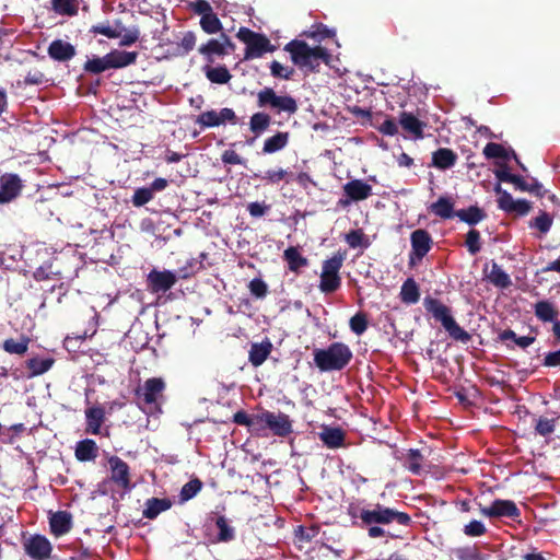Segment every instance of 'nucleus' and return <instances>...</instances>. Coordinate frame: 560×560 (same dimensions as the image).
Segmentation results:
<instances>
[{"instance_id": "nucleus-37", "label": "nucleus", "mask_w": 560, "mask_h": 560, "mask_svg": "<svg viewBox=\"0 0 560 560\" xmlns=\"http://www.w3.org/2000/svg\"><path fill=\"white\" fill-rule=\"evenodd\" d=\"M400 299L404 303L415 304L420 299L419 287L412 278H408L401 285Z\"/></svg>"}, {"instance_id": "nucleus-2", "label": "nucleus", "mask_w": 560, "mask_h": 560, "mask_svg": "<svg viewBox=\"0 0 560 560\" xmlns=\"http://www.w3.org/2000/svg\"><path fill=\"white\" fill-rule=\"evenodd\" d=\"M284 50L291 55L292 62L301 69L311 72L318 71L322 62L328 63L330 54L322 46L311 47L306 42L292 39L284 46Z\"/></svg>"}, {"instance_id": "nucleus-8", "label": "nucleus", "mask_w": 560, "mask_h": 560, "mask_svg": "<svg viewBox=\"0 0 560 560\" xmlns=\"http://www.w3.org/2000/svg\"><path fill=\"white\" fill-rule=\"evenodd\" d=\"M237 38L246 45L244 59H255L262 57L266 52L276 50L269 38L261 33L254 32L247 27H241L237 32Z\"/></svg>"}, {"instance_id": "nucleus-7", "label": "nucleus", "mask_w": 560, "mask_h": 560, "mask_svg": "<svg viewBox=\"0 0 560 560\" xmlns=\"http://www.w3.org/2000/svg\"><path fill=\"white\" fill-rule=\"evenodd\" d=\"M346 259V252H337L332 257L323 261L319 289L323 293H332L341 285L339 275Z\"/></svg>"}, {"instance_id": "nucleus-9", "label": "nucleus", "mask_w": 560, "mask_h": 560, "mask_svg": "<svg viewBox=\"0 0 560 560\" xmlns=\"http://www.w3.org/2000/svg\"><path fill=\"white\" fill-rule=\"evenodd\" d=\"M257 106L259 108H270L275 113L282 112L293 115L298 112L296 100L291 95H278L272 88H264L257 93Z\"/></svg>"}, {"instance_id": "nucleus-32", "label": "nucleus", "mask_w": 560, "mask_h": 560, "mask_svg": "<svg viewBox=\"0 0 560 560\" xmlns=\"http://www.w3.org/2000/svg\"><path fill=\"white\" fill-rule=\"evenodd\" d=\"M535 316L542 323H551L557 319L558 310L550 301H538L534 305Z\"/></svg>"}, {"instance_id": "nucleus-41", "label": "nucleus", "mask_w": 560, "mask_h": 560, "mask_svg": "<svg viewBox=\"0 0 560 560\" xmlns=\"http://www.w3.org/2000/svg\"><path fill=\"white\" fill-rule=\"evenodd\" d=\"M54 359L31 358L26 361V368L30 370V377L38 376L46 373L54 364Z\"/></svg>"}, {"instance_id": "nucleus-47", "label": "nucleus", "mask_w": 560, "mask_h": 560, "mask_svg": "<svg viewBox=\"0 0 560 560\" xmlns=\"http://www.w3.org/2000/svg\"><path fill=\"white\" fill-rule=\"evenodd\" d=\"M349 326L352 332L361 336L369 327L368 315L363 312H358L350 318Z\"/></svg>"}, {"instance_id": "nucleus-61", "label": "nucleus", "mask_w": 560, "mask_h": 560, "mask_svg": "<svg viewBox=\"0 0 560 560\" xmlns=\"http://www.w3.org/2000/svg\"><path fill=\"white\" fill-rule=\"evenodd\" d=\"M287 171L283 168L268 170L261 177L268 184H278L285 178Z\"/></svg>"}, {"instance_id": "nucleus-20", "label": "nucleus", "mask_w": 560, "mask_h": 560, "mask_svg": "<svg viewBox=\"0 0 560 560\" xmlns=\"http://www.w3.org/2000/svg\"><path fill=\"white\" fill-rule=\"evenodd\" d=\"M272 118L268 113L265 112H256L249 118V130L254 135L253 138L246 140L248 145H252L254 141L260 137L264 132H266L271 126Z\"/></svg>"}, {"instance_id": "nucleus-16", "label": "nucleus", "mask_w": 560, "mask_h": 560, "mask_svg": "<svg viewBox=\"0 0 560 560\" xmlns=\"http://www.w3.org/2000/svg\"><path fill=\"white\" fill-rule=\"evenodd\" d=\"M24 185L18 174L4 173L0 176V203H9L16 199Z\"/></svg>"}, {"instance_id": "nucleus-14", "label": "nucleus", "mask_w": 560, "mask_h": 560, "mask_svg": "<svg viewBox=\"0 0 560 560\" xmlns=\"http://www.w3.org/2000/svg\"><path fill=\"white\" fill-rule=\"evenodd\" d=\"M110 469V481L125 491L132 488L131 474L129 465L120 457L113 455L108 458Z\"/></svg>"}, {"instance_id": "nucleus-12", "label": "nucleus", "mask_w": 560, "mask_h": 560, "mask_svg": "<svg viewBox=\"0 0 560 560\" xmlns=\"http://www.w3.org/2000/svg\"><path fill=\"white\" fill-rule=\"evenodd\" d=\"M25 553L34 560H46L52 552V545L44 535H31L23 541Z\"/></svg>"}, {"instance_id": "nucleus-28", "label": "nucleus", "mask_w": 560, "mask_h": 560, "mask_svg": "<svg viewBox=\"0 0 560 560\" xmlns=\"http://www.w3.org/2000/svg\"><path fill=\"white\" fill-rule=\"evenodd\" d=\"M86 431L92 434H98L101 427L105 421V409L102 406H93L85 410Z\"/></svg>"}, {"instance_id": "nucleus-52", "label": "nucleus", "mask_w": 560, "mask_h": 560, "mask_svg": "<svg viewBox=\"0 0 560 560\" xmlns=\"http://www.w3.org/2000/svg\"><path fill=\"white\" fill-rule=\"evenodd\" d=\"M465 245L470 255H476L481 249L480 233L476 229H471L466 234Z\"/></svg>"}, {"instance_id": "nucleus-3", "label": "nucleus", "mask_w": 560, "mask_h": 560, "mask_svg": "<svg viewBox=\"0 0 560 560\" xmlns=\"http://www.w3.org/2000/svg\"><path fill=\"white\" fill-rule=\"evenodd\" d=\"M314 363L322 372L341 371L352 360V351L343 342H332L325 349H315Z\"/></svg>"}, {"instance_id": "nucleus-30", "label": "nucleus", "mask_w": 560, "mask_h": 560, "mask_svg": "<svg viewBox=\"0 0 560 560\" xmlns=\"http://www.w3.org/2000/svg\"><path fill=\"white\" fill-rule=\"evenodd\" d=\"M74 455L79 462L95 460L98 455L96 442L91 439L79 441L75 446Z\"/></svg>"}, {"instance_id": "nucleus-31", "label": "nucleus", "mask_w": 560, "mask_h": 560, "mask_svg": "<svg viewBox=\"0 0 560 560\" xmlns=\"http://www.w3.org/2000/svg\"><path fill=\"white\" fill-rule=\"evenodd\" d=\"M215 526L219 532L215 538L212 539V542H230L235 539V528L229 524L224 515H220L215 518Z\"/></svg>"}, {"instance_id": "nucleus-4", "label": "nucleus", "mask_w": 560, "mask_h": 560, "mask_svg": "<svg viewBox=\"0 0 560 560\" xmlns=\"http://www.w3.org/2000/svg\"><path fill=\"white\" fill-rule=\"evenodd\" d=\"M423 306L436 322L441 323L451 338L462 342L470 340V335L462 328L452 316L451 308L444 305L440 300L432 296H425L423 300Z\"/></svg>"}, {"instance_id": "nucleus-21", "label": "nucleus", "mask_w": 560, "mask_h": 560, "mask_svg": "<svg viewBox=\"0 0 560 560\" xmlns=\"http://www.w3.org/2000/svg\"><path fill=\"white\" fill-rule=\"evenodd\" d=\"M318 438L325 446L335 450L345 446L346 433L339 427L324 425Z\"/></svg>"}, {"instance_id": "nucleus-49", "label": "nucleus", "mask_w": 560, "mask_h": 560, "mask_svg": "<svg viewBox=\"0 0 560 560\" xmlns=\"http://www.w3.org/2000/svg\"><path fill=\"white\" fill-rule=\"evenodd\" d=\"M269 417V410H264L259 413L252 415V424L249 432L256 435H261L264 431L268 429L267 418Z\"/></svg>"}, {"instance_id": "nucleus-51", "label": "nucleus", "mask_w": 560, "mask_h": 560, "mask_svg": "<svg viewBox=\"0 0 560 560\" xmlns=\"http://www.w3.org/2000/svg\"><path fill=\"white\" fill-rule=\"evenodd\" d=\"M483 155L487 159H503L508 160L510 158V153L499 143L489 142L483 148Z\"/></svg>"}, {"instance_id": "nucleus-45", "label": "nucleus", "mask_w": 560, "mask_h": 560, "mask_svg": "<svg viewBox=\"0 0 560 560\" xmlns=\"http://www.w3.org/2000/svg\"><path fill=\"white\" fill-rule=\"evenodd\" d=\"M553 218L546 211H540L539 215L529 221L528 226L546 234L552 226Z\"/></svg>"}, {"instance_id": "nucleus-48", "label": "nucleus", "mask_w": 560, "mask_h": 560, "mask_svg": "<svg viewBox=\"0 0 560 560\" xmlns=\"http://www.w3.org/2000/svg\"><path fill=\"white\" fill-rule=\"evenodd\" d=\"M201 28L208 34H214L221 31L222 23L213 11L209 14H205L200 19Z\"/></svg>"}, {"instance_id": "nucleus-62", "label": "nucleus", "mask_w": 560, "mask_h": 560, "mask_svg": "<svg viewBox=\"0 0 560 560\" xmlns=\"http://www.w3.org/2000/svg\"><path fill=\"white\" fill-rule=\"evenodd\" d=\"M532 209V203L525 199L514 200L512 208L508 213H516L518 215H526Z\"/></svg>"}, {"instance_id": "nucleus-46", "label": "nucleus", "mask_w": 560, "mask_h": 560, "mask_svg": "<svg viewBox=\"0 0 560 560\" xmlns=\"http://www.w3.org/2000/svg\"><path fill=\"white\" fill-rule=\"evenodd\" d=\"M201 488H202V482L198 478H194V479L189 480L188 482H186L183 486L180 493H179L180 502H186V501L192 499L194 497H196L197 493L201 490Z\"/></svg>"}, {"instance_id": "nucleus-10", "label": "nucleus", "mask_w": 560, "mask_h": 560, "mask_svg": "<svg viewBox=\"0 0 560 560\" xmlns=\"http://www.w3.org/2000/svg\"><path fill=\"white\" fill-rule=\"evenodd\" d=\"M93 34H101L107 38H120V46H131L139 40L140 30L137 26L126 30L120 20H116L114 25L96 24L90 30Z\"/></svg>"}, {"instance_id": "nucleus-11", "label": "nucleus", "mask_w": 560, "mask_h": 560, "mask_svg": "<svg viewBox=\"0 0 560 560\" xmlns=\"http://www.w3.org/2000/svg\"><path fill=\"white\" fill-rule=\"evenodd\" d=\"M477 505L480 514L490 520L510 518L520 522L522 515L521 510L512 500L495 499L489 505H483L480 502Z\"/></svg>"}, {"instance_id": "nucleus-58", "label": "nucleus", "mask_w": 560, "mask_h": 560, "mask_svg": "<svg viewBox=\"0 0 560 560\" xmlns=\"http://www.w3.org/2000/svg\"><path fill=\"white\" fill-rule=\"evenodd\" d=\"M495 192L499 195V198H498V207L505 211V212H509L510 209L512 208V205L514 202V199L512 197V195L510 192H508L506 190L502 189L500 184H498L494 188Z\"/></svg>"}, {"instance_id": "nucleus-53", "label": "nucleus", "mask_w": 560, "mask_h": 560, "mask_svg": "<svg viewBox=\"0 0 560 560\" xmlns=\"http://www.w3.org/2000/svg\"><path fill=\"white\" fill-rule=\"evenodd\" d=\"M201 268V262H199L196 258L188 259L184 266L179 267L176 276L177 279H188L194 276Z\"/></svg>"}, {"instance_id": "nucleus-55", "label": "nucleus", "mask_w": 560, "mask_h": 560, "mask_svg": "<svg viewBox=\"0 0 560 560\" xmlns=\"http://www.w3.org/2000/svg\"><path fill=\"white\" fill-rule=\"evenodd\" d=\"M153 191L150 187H140L135 190L132 196V205L135 207H142L153 199Z\"/></svg>"}, {"instance_id": "nucleus-50", "label": "nucleus", "mask_w": 560, "mask_h": 560, "mask_svg": "<svg viewBox=\"0 0 560 560\" xmlns=\"http://www.w3.org/2000/svg\"><path fill=\"white\" fill-rule=\"evenodd\" d=\"M196 124L201 128L218 127L220 126L219 114L213 109L203 112L197 117Z\"/></svg>"}, {"instance_id": "nucleus-54", "label": "nucleus", "mask_w": 560, "mask_h": 560, "mask_svg": "<svg viewBox=\"0 0 560 560\" xmlns=\"http://www.w3.org/2000/svg\"><path fill=\"white\" fill-rule=\"evenodd\" d=\"M269 68H270V73L273 78L283 79V80H290L295 72L294 68L284 67L277 60H273L270 63Z\"/></svg>"}, {"instance_id": "nucleus-63", "label": "nucleus", "mask_w": 560, "mask_h": 560, "mask_svg": "<svg viewBox=\"0 0 560 560\" xmlns=\"http://www.w3.org/2000/svg\"><path fill=\"white\" fill-rule=\"evenodd\" d=\"M269 208H270L269 205H266L265 202H258V201L250 202L247 206V210H248L249 214L254 218H260V217L265 215L267 213V211L269 210Z\"/></svg>"}, {"instance_id": "nucleus-29", "label": "nucleus", "mask_w": 560, "mask_h": 560, "mask_svg": "<svg viewBox=\"0 0 560 560\" xmlns=\"http://www.w3.org/2000/svg\"><path fill=\"white\" fill-rule=\"evenodd\" d=\"M172 501L168 498H150L145 501V508L142 512L143 517L154 520L161 514L172 508Z\"/></svg>"}, {"instance_id": "nucleus-40", "label": "nucleus", "mask_w": 560, "mask_h": 560, "mask_svg": "<svg viewBox=\"0 0 560 560\" xmlns=\"http://www.w3.org/2000/svg\"><path fill=\"white\" fill-rule=\"evenodd\" d=\"M534 430L537 435L540 436H548L552 434L556 430L558 418H548L540 416L538 418L534 419Z\"/></svg>"}, {"instance_id": "nucleus-26", "label": "nucleus", "mask_w": 560, "mask_h": 560, "mask_svg": "<svg viewBox=\"0 0 560 560\" xmlns=\"http://www.w3.org/2000/svg\"><path fill=\"white\" fill-rule=\"evenodd\" d=\"M283 259L289 270L295 273H299L302 268L308 266V259L301 254L300 248L296 246H289L284 249Z\"/></svg>"}, {"instance_id": "nucleus-43", "label": "nucleus", "mask_w": 560, "mask_h": 560, "mask_svg": "<svg viewBox=\"0 0 560 560\" xmlns=\"http://www.w3.org/2000/svg\"><path fill=\"white\" fill-rule=\"evenodd\" d=\"M52 10L60 15L74 16L78 14L77 0H51Z\"/></svg>"}, {"instance_id": "nucleus-34", "label": "nucleus", "mask_w": 560, "mask_h": 560, "mask_svg": "<svg viewBox=\"0 0 560 560\" xmlns=\"http://www.w3.org/2000/svg\"><path fill=\"white\" fill-rule=\"evenodd\" d=\"M430 212L442 219H452L455 215L454 203L448 197H440L429 207Z\"/></svg>"}, {"instance_id": "nucleus-23", "label": "nucleus", "mask_w": 560, "mask_h": 560, "mask_svg": "<svg viewBox=\"0 0 560 560\" xmlns=\"http://www.w3.org/2000/svg\"><path fill=\"white\" fill-rule=\"evenodd\" d=\"M272 349V342L268 338L261 342H254L250 345L248 361L253 366L258 368L268 359Z\"/></svg>"}, {"instance_id": "nucleus-1", "label": "nucleus", "mask_w": 560, "mask_h": 560, "mask_svg": "<svg viewBox=\"0 0 560 560\" xmlns=\"http://www.w3.org/2000/svg\"><path fill=\"white\" fill-rule=\"evenodd\" d=\"M348 515L352 520H359V527L366 529L368 536L372 539L383 537L400 538L399 534L385 529V526L396 523L400 526L409 527L412 524L411 516L408 513L381 503L366 506L350 505L348 508Z\"/></svg>"}, {"instance_id": "nucleus-15", "label": "nucleus", "mask_w": 560, "mask_h": 560, "mask_svg": "<svg viewBox=\"0 0 560 560\" xmlns=\"http://www.w3.org/2000/svg\"><path fill=\"white\" fill-rule=\"evenodd\" d=\"M411 252L409 262L412 265L416 260L420 261L430 252L433 241L427 230H415L410 235Z\"/></svg>"}, {"instance_id": "nucleus-38", "label": "nucleus", "mask_w": 560, "mask_h": 560, "mask_svg": "<svg viewBox=\"0 0 560 560\" xmlns=\"http://www.w3.org/2000/svg\"><path fill=\"white\" fill-rule=\"evenodd\" d=\"M205 74H206V78L211 83H215V84H225L232 78L229 69L225 66L205 67Z\"/></svg>"}, {"instance_id": "nucleus-19", "label": "nucleus", "mask_w": 560, "mask_h": 560, "mask_svg": "<svg viewBox=\"0 0 560 560\" xmlns=\"http://www.w3.org/2000/svg\"><path fill=\"white\" fill-rule=\"evenodd\" d=\"M345 196L354 202L363 201L372 196V186L362 179H351L342 187Z\"/></svg>"}, {"instance_id": "nucleus-64", "label": "nucleus", "mask_w": 560, "mask_h": 560, "mask_svg": "<svg viewBox=\"0 0 560 560\" xmlns=\"http://www.w3.org/2000/svg\"><path fill=\"white\" fill-rule=\"evenodd\" d=\"M542 365L546 368H560V349L548 352L544 358Z\"/></svg>"}, {"instance_id": "nucleus-56", "label": "nucleus", "mask_w": 560, "mask_h": 560, "mask_svg": "<svg viewBox=\"0 0 560 560\" xmlns=\"http://www.w3.org/2000/svg\"><path fill=\"white\" fill-rule=\"evenodd\" d=\"M252 295L257 299H264L268 294V285L261 278H254L248 283Z\"/></svg>"}, {"instance_id": "nucleus-35", "label": "nucleus", "mask_w": 560, "mask_h": 560, "mask_svg": "<svg viewBox=\"0 0 560 560\" xmlns=\"http://www.w3.org/2000/svg\"><path fill=\"white\" fill-rule=\"evenodd\" d=\"M455 215L469 225H476L487 217L486 212L478 206H470L467 209L457 210L455 211Z\"/></svg>"}, {"instance_id": "nucleus-6", "label": "nucleus", "mask_w": 560, "mask_h": 560, "mask_svg": "<svg viewBox=\"0 0 560 560\" xmlns=\"http://www.w3.org/2000/svg\"><path fill=\"white\" fill-rule=\"evenodd\" d=\"M165 387V382L161 377L148 378L143 385L138 386L135 390L139 406L149 408L151 412L161 411L160 405Z\"/></svg>"}, {"instance_id": "nucleus-36", "label": "nucleus", "mask_w": 560, "mask_h": 560, "mask_svg": "<svg viewBox=\"0 0 560 560\" xmlns=\"http://www.w3.org/2000/svg\"><path fill=\"white\" fill-rule=\"evenodd\" d=\"M424 456L419 450L411 448L406 454L404 466L413 475L419 476L423 470Z\"/></svg>"}, {"instance_id": "nucleus-13", "label": "nucleus", "mask_w": 560, "mask_h": 560, "mask_svg": "<svg viewBox=\"0 0 560 560\" xmlns=\"http://www.w3.org/2000/svg\"><path fill=\"white\" fill-rule=\"evenodd\" d=\"M177 282V276L171 270L152 269L147 276V288L151 293H165Z\"/></svg>"}, {"instance_id": "nucleus-5", "label": "nucleus", "mask_w": 560, "mask_h": 560, "mask_svg": "<svg viewBox=\"0 0 560 560\" xmlns=\"http://www.w3.org/2000/svg\"><path fill=\"white\" fill-rule=\"evenodd\" d=\"M137 51L113 49L103 57L94 56L83 65V70L90 74H100L109 69H121L136 63Z\"/></svg>"}, {"instance_id": "nucleus-25", "label": "nucleus", "mask_w": 560, "mask_h": 560, "mask_svg": "<svg viewBox=\"0 0 560 560\" xmlns=\"http://www.w3.org/2000/svg\"><path fill=\"white\" fill-rule=\"evenodd\" d=\"M290 141V133L288 131H277L275 135L268 137L264 141L261 149L262 154H273L283 150Z\"/></svg>"}, {"instance_id": "nucleus-44", "label": "nucleus", "mask_w": 560, "mask_h": 560, "mask_svg": "<svg viewBox=\"0 0 560 560\" xmlns=\"http://www.w3.org/2000/svg\"><path fill=\"white\" fill-rule=\"evenodd\" d=\"M345 240L351 248H368L371 244L369 237L364 234V232L361 229L351 230L349 233L346 234Z\"/></svg>"}, {"instance_id": "nucleus-24", "label": "nucleus", "mask_w": 560, "mask_h": 560, "mask_svg": "<svg viewBox=\"0 0 560 560\" xmlns=\"http://www.w3.org/2000/svg\"><path fill=\"white\" fill-rule=\"evenodd\" d=\"M221 40L211 38L207 44L199 47V52L203 56H207L210 61L212 55L224 56L228 54L225 46L234 47V44L231 42L230 37L225 34L221 35Z\"/></svg>"}, {"instance_id": "nucleus-39", "label": "nucleus", "mask_w": 560, "mask_h": 560, "mask_svg": "<svg viewBox=\"0 0 560 560\" xmlns=\"http://www.w3.org/2000/svg\"><path fill=\"white\" fill-rule=\"evenodd\" d=\"M487 277L493 285L501 289H505L512 283L510 276L494 261L492 262L491 270Z\"/></svg>"}, {"instance_id": "nucleus-57", "label": "nucleus", "mask_w": 560, "mask_h": 560, "mask_svg": "<svg viewBox=\"0 0 560 560\" xmlns=\"http://www.w3.org/2000/svg\"><path fill=\"white\" fill-rule=\"evenodd\" d=\"M463 533L468 537H480L487 533V528L481 521L472 520L464 526Z\"/></svg>"}, {"instance_id": "nucleus-33", "label": "nucleus", "mask_w": 560, "mask_h": 560, "mask_svg": "<svg viewBox=\"0 0 560 560\" xmlns=\"http://www.w3.org/2000/svg\"><path fill=\"white\" fill-rule=\"evenodd\" d=\"M399 124L407 132L413 135L417 138L423 136L424 124L420 121L413 114L402 112L400 114Z\"/></svg>"}, {"instance_id": "nucleus-42", "label": "nucleus", "mask_w": 560, "mask_h": 560, "mask_svg": "<svg viewBox=\"0 0 560 560\" xmlns=\"http://www.w3.org/2000/svg\"><path fill=\"white\" fill-rule=\"evenodd\" d=\"M30 345V338L22 336L20 340L13 338L5 339L2 343V349L10 354L23 355L26 353Z\"/></svg>"}, {"instance_id": "nucleus-27", "label": "nucleus", "mask_w": 560, "mask_h": 560, "mask_svg": "<svg viewBox=\"0 0 560 560\" xmlns=\"http://www.w3.org/2000/svg\"><path fill=\"white\" fill-rule=\"evenodd\" d=\"M458 156L448 148H440L432 153L431 165L440 170H448L456 164Z\"/></svg>"}, {"instance_id": "nucleus-18", "label": "nucleus", "mask_w": 560, "mask_h": 560, "mask_svg": "<svg viewBox=\"0 0 560 560\" xmlns=\"http://www.w3.org/2000/svg\"><path fill=\"white\" fill-rule=\"evenodd\" d=\"M267 427L268 429L277 436L285 438L290 435L293 431L292 421L290 417L283 412H271L269 411V417L267 418Z\"/></svg>"}, {"instance_id": "nucleus-59", "label": "nucleus", "mask_w": 560, "mask_h": 560, "mask_svg": "<svg viewBox=\"0 0 560 560\" xmlns=\"http://www.w3.org/2000/svg\"><path fill=\"white\" fill-rule=\"evenodd\" d=\"M458 560H483L482 555L476 547H464L456 550Z\"/></svg>"}, {"instance_id": "nucleus-60", "label": "nucleus", "mask_w": 560, "mask_h": 560, "mask_svg": "<svg viewBox=\"0 0 560 560\" xmlns=\"http://www.w3.org/2000/svg\"><path fill=\"white\" fill-rule=\"evenodd\" d=\"M196 45V35L192 32H186L178 44L179 52L186 55L194 49Z\"/></svg>"}, {"instance_id": "nucleus-17", "label": "nucleus", "mask_w": 560, "mask_h": 560, "mask_svg": "<svg viewBox=\"0 0 560 560\" xmlns=\"http://www.w3.org/2000/svg\"><path fill=\"white\" fill-rule=\"evenodd\" d=\"M50 533L55 537H61L68 534L72 528V515L68 511H57L49 513Z\"/></svg>"}, {"instance_id": "nucleus-22", "label": "nucleus", "mask_w": 560, "mask_h": 560, "mask_svg": "<svg viewBox=\"0 0 560 560\" xmlns=\"http://www.w3.org/2000/svg\"><path fill=\"white\" fill-rule=\"evenodd\" d=\"M47 52L51 59L66 62L75 56V47L62 39H55L49 44Z\"/></svg>"}]
</instances>
